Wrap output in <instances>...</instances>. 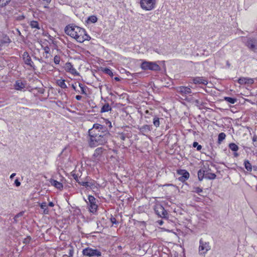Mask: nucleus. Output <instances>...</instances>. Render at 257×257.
I'll return each mask as SVG.
<instances>
[{
	"instance_id": "49",
	"label": "nucleus",
	"mask_w": 257,
	"mask_h": 257,
	"mask_svg": "<svg viewBox=\"0 0 257 257\" xmlns=\"http://www.w3.org/2000/svg\"><path fill=\"white\" fill-rule=\"evenodd\" d=\"M75 98L77 100H80L81 99L82 96L81 95H76Z\"/></svg>"
},
{
	"instance_id": "29",
	"label": "nucleus",
	"mask_w": 257,
	"mask_h": 257,
	"mask_svg": "<svg viewBox=\"0 0 257 257\" xmlns=\"http://www.w3.org/2000/svg\"><path fill=\"white\" fill-rule=\"evenodd\" d=\"M216 177V175L213 173H211V172L208 173H206L205 175V178L210 180L214 179Z\"/></svg>"
},
{
	"instance_id": "56",
	"label": "nucleus",
	"mask_w": 257,
	"mask_h": 257,
	"mask_svg": "<svg viewBox=\"0 0 257 257\" xmlns=\"http://www.w3.org/2000/svg\"><path fill=\"white\" fill-rule=\"evenodd\" d=\"M72 87L74 90H76V87L74 86V84L72 85Z\"/></svg>"
},
{
	"instance_id": "36",
	"label": "nucleus",
	"mask_w": 257,
	"mask_h": 257,
	"mask_svg": "<svg viewBox=\"0 0 257 257\" xmlns=\"http://www.w3.org/2000/svg\"><path fill=\"white\" fill-rule=\"evenodd\" d=\"M153 124L157 127L159 126V125H160V121H159V118L158 117H155L154 118Z\"/></svg>"
},
{
	"instance_id": "32",
	"label": "nucleus",
	"mask_w": 257,
	"mask_h": 257,
	"mask_svg": "<svg viewBox=\"0 0 257 257\" xmlns=\"http://www.w3.org/2000/svg\"><path fill=\"white\" fill-rule=\"evenodd\" d=\"M202 170L204 171V173H208L211 172V169L209 168V165L207 163H206L203 165V167L202 168Z\"/></svg>"
},
{
	"instance_id": "40",
	"label": "nucleus",
	"mask_w": 257,
	"mask_h": 257,
	"mask_svg": "<svg viewBox=\"0 0 257 257\" xmlns=\"http://www.w3.org/2000/svg\"><path fill=\"white\" fill-rule=\"evenodd\" d=\"M60 57L57 56V55H56L55 57H54V63L56 64H59L60 63Z\"/></svg>"
},
{
	"instance_id": "58",
	"label": "nucleus",
	"mask_w": 257,
	"mask_h": 257,
	"mask_svg": "<svg viewBox=\"0 0 257 257\" xmlns=\"http://www.w3.org/2000/svg\"><path fill=\"white\" fill-rule=\"evenodd\" d=\"M17 218H16V216H15V217H14V222H15V223H16V222H17Z\"/></svg>"
},
{
	"instance_id": "60",
	"label": "nucleus",
	"mask_w": 257,
	"mask_h": 257,
	"mask_svg": "<svg viewBox=\"0 0 257 257\" xmlns=\"http://www.w3.org/2000/svg\"><path fill=\"white\" fill-rule=\"evenodd\" d=\"M148 112H149V111H148V110H146V113H148Z\"/></svg>"
},
{
	"instance_id": "38",
	"label": "nucleus",
	"mask_w": 257,
	"mask_h": 257,
	"mask_svg": "<svg viewBox=\"0 0 257 257\" xmlns=\"http://www.w3.org/2000/svg\"><path fill=\"white\" fill-rule=\"evenodd\" d=\"M103 72L110 76H112L113 75L112 71L107 68H105L103 70Z\"/></svg>"
},
{
	"instance_id": "19",
	"label": "nucleus",
	"mask_w": 257,
	"mask_h": 257,
	"mask_svg": "<svg viewBox=\"0 0 257 257\" xmlns=\"http://www.w3.org/2000/svg\"><path fill=\"white\" fill-rule=\"evenodd\" d=\"M104 150V149L102 147L97 148L95 149L93 156L98 159L101 156Z\"/></svg>"
},
{
	"instance_id": "7",
	"label": "nucleus",
	"mask_w": 257,
	"mask_h": 257,
	"mask_svg": "<svg viewBox=\"0 0 257 257\" xmlns=\"http://www.w3.org/2000/svg\"><path fill=\"white\" fill-rule=\"evenodd\" d=\"M93 130L94 132L96 133V134H98V135H103V134H104V133H103V132L106 131V132H109L106 127L102 125H101L98 123H95L93 124L92 128L89 130V131H92Z\"/></svg>"
},
{
	"instance_id": "6",
	"label": "nucleus",
	"mask_w": 257,
	"mask_h": 257,
	"mask_svg": "<svg viewBox=\"0 0 257 257\" xmlns=\"http://www.w3.org/2000/svg\"><path fill=\"white\" fill-rule=\"evenodd\" d=\"M154 210L156 213L161 217L166 218L168 216V213L164 207L160 205L157 204L155 206Z\"/></svg>"
},
{
	"instance_id": "31",
	"label": "nucleus",
	"mask_w": 257,
	"mask_h": 257,
	"mask_svg": "<svg viewBox=\"0 0 257 257\" xmlns=\"http://www.w3.org/2000/svg\"><path fill=\"white\" fill-rule=\"evenodd\" d=\"M74 254V249L72 246H70L68 251V254H64L62 257H73Z\"/></svg>"
},
{
	"instance_id": "9",
	"label": "nucleus",
	"mask_w": 257,
	"mask_h": 257,
	"mask_svg": "<svg viewBox=\"0 0 257 257\" xmlns=\"http://www.w3.org/2000/svg\"><path fill=\"white\" fill-rule=\"evenodd\" d=\"M88 200L89 203V210L91 212L94 213L96 211L97 209L96 199L93 196L89 195Z\"/></svg>"
},
{
	"instance_id": "26",
	"label": "nucleus",
	"mask_w": 257,
	"mask_h": 257,
	"mask_svg": "<svg viewBox=\"0 0 257 257\" xmlns=\"http://www.w3.org/2000/svg\"><path fill=\"white\" fill-rule=\"evenodd\" d=\"M206 174L202 169H200L198 172V177L199 181H202L204 178H205Z\"/></svg>"
},
{
	"instance_id": "39",
	"label": "nucleus",
	"mask_w": 257,
	"mask_h": 257,
	"mask_svg": "<svg viewBox=\"0 0 257 257\" xmlns=\"http://www.w3.org/2000/svg\"><path fill=\"white\" fill-rule=\"evenodd\" d=\"M193 147L195 148L197 147V150L200 151L202 149V146L198 144V143L196 142H194L193 143Z\"/></svg>"
},
{
	"instance_id": "51",
	"label": "nucleus",
	"mask_w": 257,
	"mask_h": 257,
	"mask_svg": "<svg viewBox=\"0 0 257 257\" xmlns=\"http://www.w3.org/2000/svg\"><path fill=\"white\" fill-rule=\"evenodd\" d=\"M48 205L50 207H53L54 206V204L52 202H50L48 204Z\"/></svg>"
},
{
	"instance_id": "3",
	"label": "nucleus",
	"mask_w": 257,
	"mask_h": 257,
	"mask_svg": "<svg viewBox=\"0 0 257 257\" xmlns=\"http://www.w3.org/2000/svg\"><path fill=\"white\" fill-rule=\"evenodd\" d=\"M141 8L145 11H151L153 10L156 6V0H140Z\"/></svg>"
},
{
	"instance_id": "24",
	"label": "nucleus",
	"mask_w": 257,
	"mask_h": 257,
	"mask_svg": "<svg viewBox=\"0 0 257 257\" xmlns=\"http://www.w3.org/2000/svg\"><path fill=\"white\" fill-rule=\"evenodd\" d=\"M40 206L41 209H43V212L45 214H47L49 213V209L47 208V204L46 202H43L40 204Z\"/></svg>"
},
{
	"instance_id": "47",
	"label": "nucleus",
	"mask_w": 257,
	"mask_h": 257,
	"mask_svg": "<svg viewBox=\"0 0 257 257\" xmlns=\"http://www.w3.org/2000/svg\"><path fill=\"white\" fill-rule=\"evenodd\" d=\"M73 177L74 179L77 182V181H80L79 180V178L77 175L73 174Z\"/></svg>"
},
{
	"instance_id": "27",
	"label": "nucleus",
	"mask_w": 257,
	"mask_h": 257,
	"mask_svg": "<svg viewBox=\"0 0 257 257\" xmlns=\"http://www.w3.org/2000/svg\"><path fill=\"white\" fill-rule=\"evenodd\" d=\"M97 21V18L95 16H91L87 19V23H95Z\"/></svg>"
},
{
	"instance_id": "34",
	"label": "nucleus",
	"mask_w": 257,
	"mask_h": 257,
	"mask_svg": "<svg viewBox=\"0 0 257 257\" xmlns=\"http://www.w3.org/2000/svg\"><path fill=\"white\" fill-rule=\"evenodd\" d=\"M224 99L226 101H227L231 104L235 103L237 101L236 98H232V97H225L224 98Z\"/></svg>"
},
{
	"instance_id": "45",
	"label": "nucleus",
	"mask_w": 257,
	"mask_h": 257,
	"mask_svg": "<svg viewBox=\"0 0 257 257\" xmlns=\"http://www.w3.org/2000/svg\"><path fill=\"white\" fill-rule=\"evenodd\" d=\"M81 90L82 94H86L85 86H84L83 87H81Z\"/></svg>"
},
{
	"instance_id": "1",
	"label": "nucleus",
	"mask_w": 257,
	"mask_h": 257,
	"mask_svg": "<svg viewBox=\"0 0 257 257\" xmlns=\"http://www.w3.org/2000/svg\"><path fill=\"white\" fill-rule=\"evenodd\" d=\"M65 32L71 37L74 38L77 42L83 43L90 39V37L86 33L85 30L75 25H68L65 28Z\"/></svg>"
},
{
	"instance_id": "11",
	"label": "nucleus",
	"mask_w": 257,
	"mask_h": 257,
	"mask_svg": "<svg viewBox=\"0 0 257 257\" xmlns=\"http://www.w3.org/2000/svg\"><path fill=\"white\" fill-rule=\"evenodd\" d=\"M22 58L25 64L34 68V63L27 52H24L23 54L22 55Z\"/></svg>"
},
{
	"instance_id": "52",
	"label": "nucleus",
	"mask_w": 257,
	"mask_h": 257,
	"mask_svg": "<svg viewBox=\"0 0 257 257\" xmlns=\"http://www.w3.org/2000/svg\"><path fill=\"white\" fill-rule=\"evenodd\" d=\"M16 175V173H13L11 176H10V178L11 179H13L14 176H15Z\"/></svg>"
},
{
	"instance_id": "20",
	"label": "nucleus",
	"mask_w": 257,
	"mask_h": 257,
	"mask_svg": "<svg viewBox=\"0 0 257 257\" xmlns=\"http://www.w3.org/2000/svg\"><path fill=\"white\" fill-rule=\"evenodd\" d=\"M50 182L52 186H55L56 188L58 189H61L63 188L62 184L56 180H55L54 179H51L50 180Z\"/></svg>"
},
{
	"instance_id": "43",
	"label": "nucleus",
	"mask_w": 257,
	"mask_h": 257,
	"mask_svg": "<svg viewBox=\"0 0 257 257\" xmlns=\"http://www.w3.org/2000/svg\"><path fill=\"white\" fill-rule=\"evenodd\" d=\"M43 50H44L45 53L49 54L50 52V48L48 46H45L43 48Z\"/></svg>"
},
{
	"instance_id": "14",
	"label": "nucleus",
	"mask_w": 257,
	"mask_h": 257,
	"mask_svg": "<svg viewBox=\"0 0 257 257\" xmlns=\"http://www.w3.org/2000/svg\"><path fill=\"white\" fill-rule=\"evenodd\" d=\"M177 91L180 93L182 95H186L191 93V89L186 86H180L177 88Z\"/></svg>"
},
{
	"instance_id": "18",
	"label": "nucleus",
	"mask_w": 257,
	"mask_h": 257,
	"mask_svg": "<svg viewBox=\"0 0 257 257\" xmlns=\"http://www.w3.org/2000/svg\"><path fill=\"white\" fill-rule=\"evenodd\" d=\"M139 130L142 135H146V134H148L151 132L152 128L151 126L146 124L139 127Z\"/></svg>"
},
{
	"instance_id": "22",
	"label": "nucleus",
	"mask_w": 257,
	"mask_h": 257,
	"mask_svg": "<svg viewBox=\"0 0 257 257\" xmlns=\"http://www.w3.org/2000/svg\"><path fill=\"white\" fill-rule=\"evenodd\" d=\"M77 182L81 185L85 187L86 188H88V187L91 188V187L93 185H94V184L90 182H87V181L85 182V181H77Z\"/></svg>"
},
{
	"instance_id": "30",
	"label": "nucleus",
	"mask_w": 257,
	"mask_h": 257,
	"mask_svg": "<svg viewBox=\"0 0 257 257\" xmlns=\"http://www.w3.org/2000/svg\"><path fill=\"white\" fill-rule=\"evenodd\" d=\"M226 135L224 133H221L219 134L218 137V143L220 144L225 138Z\"/></svg>"
},
{
	"instance_id": "54",
	"label": "nucleus",
	"mask_w": 257,
	"mask_h": 257,
	"mask_svg": "<svg viewBox=\"0 0 257 257\" xmlns=\"http://www.w3.org/2000/svg\"><path fill=\"white\" fill-rule=\"evenodd\" d=\"M79 86L80 87V88L81 89V87H84L82 84L81 83H79Z\"/></svg>"
},
{
	"instance_id": "55",
	"label": "nucleus",
	"mask_w": 257,
	"mask_h": 257,
	"mask_svg": "<svg viewBox=\"0 0 257 257\" xmlns=\"http://www.w3.org/2000/svg\"><path fill=\"white\" fill-rule=\"evenodd\" d=\"M234 157H237L238 156V154L237 153H234Z\"/></svg>"
},
{
	"instance_id": "16",
	"label": "nucleus",
	"mask_w": 257,
	"mask_h": 257,
	"mask_svg": "<svg viewBox=\"0 0 257 257\" xmlns=\"http://www.w3.org/2000/svg\"><path fill=\"white\" fill-rule=\"evenodd\" d=\"M238 82L240 84H252L254 82V80L253 79L250 78L241 77L239 79H238Z\"/></svg>"
},
{
	"instance_id": "15",
	"label": "nucleus",
	"mask_w": 257,
	"mask_h": 257,
	"mask_svg": "<svg viewBox=\"0 0 257 257\" xmlns=\"http://www.w3.org/2000/svg\"><path fill=\"white\" fill-rule=\"evenodd\" d=\"M193 82L194 84H202L206 85L208 84V81L203 77H196L193 79Z\"/></svg>"
},
{
	"instance_id": "33",
	"label": "nucleus",
	"mask_w": 257,
	"mask_h": 257,
	"mask_svg": "<svg viewBox=\"0 0 257 257\" xmlns=\"http://www.w3.org/2000/svg\"><path fill=\"white\" fill-rule=\"evenodd\" d=\"M229 148L233 151L236 152L238 150V147L234 143H231L229 145Z\"/></svg>"
},
{
	"instance_id": "35",
	"label": "nucleus",
	"mask_w": 257,
	"mask_h": 257,
	"mask_svg": "<svg viewBox=\"0 0 257 257\" xmlns=\"http://www.w3.org/2000/svg\"><path fill=\"white\" fill-rule=\"evenodd\" d=\"M202 189L199 187H194L193 188V192H195L199 194L200 193L202 192Z\"/></svg>"
},
{
	"instance_id": "50",
	"label": "nucleus",
	"mask_w": 257,
	"mask_h": 257,
	"mask_svg": "<svg viewBox=\"0 0 257 257\" xmlns=\"http://www.w3.org/2000/svg\"><path fill=\"white\" fill-rule=\"evenodd\" d=\"M23 215V213L20 212L16 215V218H18Z\"/></svg>"
},
{
	"instance_id": "48",
	"label": "nucleus",
	"mask_w": 257,
	"mask_h": 257,
	"mask_svg": "<svg viewBox=\"0 0 257 257\" xmlns=\"http://www.w3.org/2000/svg\"><path fill=\"white\" fill-rule=\"evenodd\" d=\"M192 102H195L196 104H200V102H199V101L198 99H192Z\"/></svg>"
},
{
	"instance_id": "28",
	"label": "nucleus",
	"mask_w": 257,
	"mask_h": 257,
	"mask_svg": "<svg viewBox=\"0 0 257 257\" xmlns=\"http://www.w3.org/2000/svg\"><path fill=\"white\" fill-rule=\"evenodd\" d=\"M244 165L245 169L248 171H251L252 166L249 161L245 160L244 162Z\"/></svg>"
},
{
	"instance_id": "61",
	"label": "nucleus",
	"mask_w": 257,
	"mask_h": 257,
	"mask_svg": "<svg viewBox=\"0 0 257 257\" xmlns=\"http://www.w3.org/2000/svg\"><path fill=\"white\" fill-rule=\"evenodd\" d=\"M186 100H188V101L189 100V101H190L191 100H190V99H188L186 98Z\"/></svg>"
},
{
	"instance_id": "17",
	"label": "nucleus",
	"mask_w": 257,
	"mask_h": 257,
	"mask_svg": "<svg viewBox=\"0 0 257 257\" xmlns=\"http://www.w3.org/2000/svg\"><path fill=\"white\" fill-rule=\"evenodd\" d=\"M26 82L21 80H17L14 85L15 89L17 90H22L26 86Z\"/></svg>"
},
{
	"instance_id": "57",
	"label": "nucleus",
	"mask_w": 257,
	"mask_h": 257,
	"mask_svg": "<svg viewBox=\"0 0 257 257\" xmlns=\"http://www.w3.org/2000/svg\"><path fill=\"white\" fill-rule=\"evenodd\" d=\"M121 139L124 140L125 139V137L123 135H122L121 137Z\"/></svg>"
},
{
	"instance_id": "5",
	"label": "nucleus",
	"mask_w": 257,
	"mask_h": 257,
	"mask_svg": "<svg viewBox=\"0 0 257 257\" xmlns=\"http://www.w3.org/2000/svg\"><path fill=\"white\" fill-rule=\"evenodd\" d=\"M141 68L144 70H151L157 71L160 69V66L155 62H144L141 65Z\"/></svg>"
},
{
	"instance_id": "10",
	"label": "nucleus",
	"mask_w": 257,
	"mask_h": 257,
	"mask_svg": "<svg viewBox=\"0 0 257 257\" xmlns=\"http://www.w3.org/2000/svg\"><path fill=\"white\" fill-rule=\"evenodd\" d=\"M245 45L249 49L254 52L257 49V40L254 38H248Z\"/></svg>"
},
{
	"instance_id": "25",
	"label": "nucleus",
	"mask_w": 257,
	"mask_h": 257,
	"mask_svg": "<svg viewBox=\"0 0 257 257\" xmlns=\"http://www.w3.org/2000/svg\"><path fill=\"white\" fill-rule=\"evenodd\" d=\"M57 84L62 88H66L67 85L65 84V80L63 79H59L57 81Z\"/></svg>"
},
{
	"instance_id": "59",
	"label": "nucleus",
	"mask_w": 257,
	"mask_h": 257,
	"mask_svg": "<svg viewBox=\"0 0 257 257\" xmlns=\"http://www.w3.org/2000/svg\"><path fill=\"white\" fill-rule=\"evenodd\" d=\"M43 1L46 2L47 3H49L51 0H43Z\"/></svg>"
},
{
	"instance_id": "62",
	"label": "nucleus",
	"mask_w": 257,
	"mask_h": 257,
	"mask_svg": "<svg viewBox=\"0 0 257 257\" xmlns=\"http://www.w3.org/2000/svg\"><path fill=\"white\" fill-rule=\"evenodd\" d=\"M160 224L161 225L162 224V221H161Z\"/></svg>"
},
{
	"instance_id": "2",
	"label": "nucleus",
	"mask_w": 257,
	"mask_h": 257,
	"mask_svg": "<svg viewBox=\"0 0 257 257\" xmlns=\"http://www.w3.org/2000/svg\"><path fill=\"white\" fill-rule=\"evenodd\" d=\"M103 135L96 134L93 130L88 131L89 136V145L91 148H94L99 145H104L106 142L108 137L110 136L109 132H103Z\"/></svg>"
},
{
	"instance_id": "23",
	"label": "nucleus",
	"mask_w": 257,
	"mask_h": 257,
	"mask_svg": "<svg viewBox=\"0 0 257 257\" xmlns=\"http://www.w3.org/2000/svg\"><path fill=\"white\" fill-rule=\"evenodd\" d=\"M111 108L109 106V104L108 103H105L104 105L102 106V107L101 108L100 112H108V111L111 110Z\"/></svg>"
},
{
	"instance_id": "4",
	"label": "nucleus",
	"mask_w": 257,
	"mask_h": 257,
	"mask_svg": "<svg viewBox=\"0 0 257 257\" xmlns=\"http://www.w3.org/2000/svg\"><path fill=\"white\" fill-rule=\"evenodd\" d=\"M82 254L83 255L87 256L89 257L92 256H101V252L96 249H93L90 247H86L83 249Z\"/></svg>"
},
{
	"instance_id": "53",
	"label": "nucleus",
	"mask_w": 257,
	"mask_h": 257,
	"mask_svg": "<svg viewBox=\"0 0 257 257\" xmlns=\"http://www.w3.org/2000/svg\"><path fill=\"white\" fill-rule=\"evenodd\" d=\"M114 80H116V81H119L120 80L119 78H118V77H114Z\"/></svg>"
},
{
	"instance_id": "46",
	"label": "nucleus",
	"mask_w": 257,
	"mask_h": 257,
	"mask_svg": "<svg viewBox=\"0 0 257 257\" xmlns=\"http://www.w3.org/2000/svg\"><path fill=\"white\" fill-rule=\"evenodd\" d=\"M15 184H16V186H19L21 185L20 182H19L18 179H16L15 181Z\"/></svg>"
},
{
	"instance_id": "12",
	"label": "nucleus",
	"mask_w": 257,
	"mask_h": 257,
	"mask_svg": "<svg viewBox=\"0 0 257 257\" xmlns=\"http://www.w3.org/2000/svg\"><path fill=\"white\" fill-rule=\"evenodd\" d=\"M64 68L66 72L74 76H78L79 74L70 62L66 63Z\"/></svg>"
},
{
	"instance_id": "44",
	"label": "nucleus",
	"mask_w": 257,
	"mask_h": 257,
	"mask_svg": "<svg viewBox=\"0 0 257 257\" xmlns=\"http://www.w3.org/2000/svg\"><path fill=\"white\" fill-rule=\"evenodd\" d=\"M105 123L106 125H108V126H109V128H111L112 127V125H111V123L110 121H109L107 119H105Z\"/></svg>"
},
{
	"instance_id": "41",
	"label": "nucleus",
	"mask_w": 257,
	"mask_h": 257,
	"mask_svg": "<svg viewBox=\"0 0 257 257\" xmlns=\"http://www.w3.org/2000/svg\"><path fill=\"white\" fill-rule=\"evenodd\" d=\"M252 142H253V146L255 147H257V136H256L255 135H254L253 136Z\"/></svg>"
},
{
	"instance_id": "42",
	"label": "nucleus",
	"mask_w": 257,
	"mask_h": 257,
	"mask_svg": "<svg viewBox=\"0 0 257 257\" xmlns=\"http://www.w3.org/2000/svg\"><path fill=\"white\" fill-rule=\"evenodd\" d=\"M110 221H111V222L113 224H118V222L116 221V219H115V218H114L113 217H111L110 218Z\"/></svg>"
},
{
	"instance_id": "21",
	"label": "nucleus",
	"mask_w": 257,
	"mask_h": 257,
	"mask_svg": "<svg viewBox=\"0 0 257 257\" xmlns=\"http://www.w3.org/2000/svg\"><path fill=\"white\" fill-rule=\"evenodd\" d=\"M29 25L31 28L36 29L37 30L40 29V26L38 23V22L36 21H30Z\"/></svg>"
},
{
	"instance_id": "8",
	"label": "nucleus",
	"mask_w": 257,
	"mask_h": 257,
	"mask_svg": "<svg viewBox=\"0 0 257 257\" xmlns=\"http://www.w3.org/2000/svg\"><path fill=\"white\" fill-rule=\"evenodd\" d=\"M199 243V251L200 254L204 255L210 249L209 243V242H204L202 239L200 240Z\"/></svg>"
},
{
	"instance_id": "13",
	"label": "nucleus",
	"mask_w": 257,
	"mask_h": 257,
	"mask_svg": "<svg viewBox=\"0 0 257 257\" xmlns=\"http://www.w3.org/2000/svg\"><path fill=\"white\" fill-rule=\"evenodd\" d=\"M177 173L179 175H182L178 178L179 180L181 182H184L189 177V173L185 170H178Z\"/></svg>"
},
{
	"instance_id": "37",
	"label": "nucleus",
	"mask_w": 257,
	"mask_h": 257,
	"mask_svg": "<svg viewBox=\"0 0 257 257\" xmlns=\"http://www.w3.org/2000/svg\"><path fill=\"white\" fill-rule=\"evenodd\" d=\"M11 0H0V7H4L8 4Z\"/></svg>"
}]
</instances>
